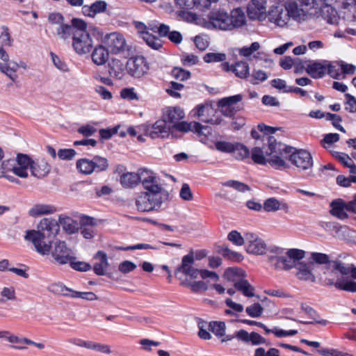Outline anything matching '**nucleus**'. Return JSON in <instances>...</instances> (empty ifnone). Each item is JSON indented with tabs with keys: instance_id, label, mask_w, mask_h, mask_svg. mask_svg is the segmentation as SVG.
<instances>
[{
	"instance_id": "obj_1",
	"label": "nucleus",
	"mask_w": 356,
	"mask_h": 356,
	"mask_svg": "<svg viewBox=\"0 0 356 356\" xmlns=\"http://www.w3.org/2000/svg\"><path fill=\"white\" fill-rule=\"evenodd\" d=\"M264 148L254 147L250 154L256 164L269 165L275 170H284L289 168L287 161H290L300 170H305L312 166V156L307 151L297 150L281 142L275 137L268 138V146Z\"/></svg>"
},
{
	"instance_id": "obj_2",
	"label": "nucleus",
	"mask_w": 356,
	"mask_h": 356,
	"mask_svg": "<svg viewBox=\"0 0 356 356\" xmlns=\"http://www.w3.org/2000/svg\"><path fill=\"white\" fill-rule=\"evenodd\" d=\"M58 232L57 221L45 218L40 221L37 229L27 230L24 238L33 243L38 253L43 256L48 255L52 248V239Z\"/></svg>"
},
{
	"instance_id": "obj_3",
	"label": "nucleus",
	"mask_w": 356,
	"mask_h": 356,
	"mask_svg": "<svg viewBox=\"0 0 356 356\" xmlns=\"http://www.w3.org/2000/svg\"><path fill=\"white\" fill-rule=\"evenodd\" d=\"M30 167H31V159L23 154H18L15 159L6 160L1 164L4 177L11 181H14L15 179L10 177L8 173L12 172L21 178H27Z\"/></svg>"
},
{
	"instance_id": "obj_4",
	"label": "nucleus",
	"mask_w": 356,
	"mask_h": 356,
	"mask_svg": "<svg viewBox=\"0 0 356 356\" xmlns=\"http://www.w3.org/2000/svg\"><path fill=\"white\" fill-rule=\"evenodd\" d=\"M74 25L76 29L73 31L72 47L79 55L87 54L93 47V40L86 31V23L83 20L76 19Z\"/></svg>"
},
{
	"instance_id": "obj_5",
	"label": "nucleus",
	"mask_w": 356,
	"mask_h": 356,
	"mask_svg": "<svg viewBox=\"0 0 356 356\" xmlns=\"http://www.w3.org/2000/svg\"><path fill=\"white\" fill-rule=\"evenodd\" d=\"M91 31L95 35L102 38V43L111 54H122L129 51V47L124 35L121 33L113 32L104 35L102 31L97 27H93Z\"/></svg>"
},
{
	"instance_id": "obj_6",
	"label": "nucleus",
	"mask_w": 356,
	"mask_h": 356,
	"mask_svg": "<svg viewBox=\"0 0 356 356\" xmlns=\"http://www.w3.org/2000/svg\"><path fill=\"white\" fill-rule=\"evenodd\" d=\"M334 270L335 273H339L341 275L338 277L334 283L337 289L348 291L356 292V267L353 265H348L339 262H334Z\"/></svg>"
},
{
	"instance_id": "obj_7",
	"label": "nucleus",
	"mask_w": 356,
	"mask_h": 356,
	"mask_svg": "<svg viewBox=\"0 0 356 356\" xmlns=\"http://www.w3.org/2000/svg\"><path fill=\"white\" fill-rule=\"evenodd\" d=\"M306 254L302 249L289 248L284 254L272 258V261L275 269L289 271L304 260Z\"/></svg>"
},
{
	"instance_id": "obj_8",
	"label": "nucleus",
	"mask_w": 356,
	"mask_h": 356,
	"mask_svg": "<svg viewBox=\"0 0 356 356\" xmlns=\"http://www.w3.org/2000/svg\"><path fill=\"white\" fill-rule=\"evenodd\" d=\"M78 171L83 175H88L93 172H100L108 168L109 163L106 158L95 156L92 159H81L76 163Z\"/></svg>"
},
{
	"instance_id": "obj_9",
	"label": "nucleus",
	"mask_w": 356,
	"mask_h": 356,
	"mask_svg": "<svg viewBox=\"0 0 356 356\" xmlns=\"http://www.w3.org/2000/svg\"><path fill=\"white\" fill-rule=\"evenodd\" d=\"M230 26L229 13L223 9L212 10L208 15V19H204V27L207 29L229 31Z\"/></svg>"
},
{
	"instance_id": "obj_10",
	"label": "nucleus",
	"mask_w": 356,
	"mask_h": 356,
	"mask_svg": "<svg viewBox=\"0 0 356 356\" xmlns=\"http://www.w3.org/2000/svg\"><path fill=\"white\" fill-rule=\"evenodd\" d=\"M300 5L292 0L286 1V9L291 15V18L298 22H302L309 19L311 15L312 6L311 0H298Z\"/></svg>"
},
{
	"instance_id": "obj_11",
	"label": "nucleus",
	"mask_w": 356,
	"mask_h": 356,
	"mask_svg": "<svg viewBox=\"0 0 356 356\" xmlns=\"http://www.w3.org/2000/svg\"><path fill=\"white\" fill-rule=\"evenodd\" d=\"M195 113L204 122L212 125L222 124L225 120L217 114V110L211 103L206 102L203 104L197 105L194 109Z\"/></svg>"
},
{
	"instance_id": "obj_12",
	"label": "nucleus",
	"mask_w": 356,
	"mask_h": 356,
	"mask_svg": "<svg viewBox=\"0 0 356 356\" xmlns=\"http://www.w3.org/2000/svg\"><path fill=\"white\" fill-rule=\"evenodd\" d=\"M141 184L145 190L144 193L163 199L165 191L152 171L145 169Z\"/></svg>"
},
{
	"instance_id": "obj_13",
	"label": "nucleus",
	"mask_w": 356,
	"mask_h": 356,
	"mask_svg": "<svg viewBox=\"0 0 356 356\" xmlns=\"http://www.w3.org/2000/svg\"><path fill=\"white\" fill-rule=\"evenodd\" d=\"M128 74L137 79L147 75L149 70V65L143 56H136L128 60L127 65Z\"/></svg>"
},
{
	"instance_id": "obj_14",
	"label": "nucleus",
	"mask_w": 356,
	"mask_h": 356,
	"mask_svg": "<svg viewBox=\"0 0 356 356\" xmlns=\"http://www.w3.org/2000/svg\"><path fill=\"white\" fill-rule=\"evenodd\" d=\"M163 200V198L142 192L136 199V206L139 211L149 212L157 210Z\"/></svg>"
},
{
	"instance_id": "obj_15",
	"label": "nucleus",
	"mask_w": 356,
	"mask_h": 356,
	"mask_svg": "<svg viewBox=\"0 0 356 356\" xmlns=\"http://www.w3.org/2000/svg\"><path fill=\"white\" fill-rule=\"evenodd\" d=\"M138 128L144 131L147 136H149L153 139L167 138L169 136L170 134L172 132L171 126L168 125V123L163 118L157 120L151 127L143 124Z\"/></svg>"
},
{
	"instance_id": "obj_16",
	"label": "nucleus",
	"mask_w": 356,
	"mask_h": 356,
	"mask_svg": "<svg viewBox=\"0 0 356 356\" xmlns=\"http://www.w3.org/2000/svg\"><path fill=\"white\" fill-rule=\"evenodd\" d=\"M246 251L252 254L262 255L267 251V244L257 234L247 232L245 234Z\"/></svg>"
},
{
	"instance_id": "obj_17",
	"label": "nucleus",
	"mask_w": 356,
	"mask_h": 356,
	"mask_svg": "<svg viewBox=\"0 0 356 356\" xmlns=\"http://www.w3.org/2000/svg\"><path fill=\"white\" fill-rule=\"evenodd\" d=\"M50 253L55 263L58 265L67 264L74 259L72 250L67 247L65 241L56 242Z\"/></svg>"
},
{
	"instance_id": "obj_18",
	"label": "nucleus",
	"mask_w": 356,
	"mask_h": 356,
	"mask_svg": "<svg viewBox=\"0 0 356 356\" xmlns=\"http://www.w3.org/2000/svg\"><path fill=\"white\" fill-rule=\"evenodd\" d=\"M268 20L280 27H284L291 21V15L284 5H277L270 7L268 13Z\"/></svg>"
},
{
	"instance_id": "obj_19",
	"label": "nucleus",
	"mask_w": 356,
	"mask_h": 356,
	"mask_svg": "<svg viewBox=\"0 0 356 356\" xmlns=\"http://www.w3.org/2000/svg\"><path fill=\"white\" fill-rule=\"evenodd\" d=\"M243 99L241 95H236L220 99L218 102V106L220 112L226 117H232L237 111L240 110L237 104Z\"/></svg>"
},
{
	"instance_id": "obj_20",
	"label": "nucleus",
	"mask_w": 356,
	"mask_h": 356,
	"mask_svg": "<svg viewBox=\"0 0 356 356\" xmlns=\"http://www.w3.org/2000/svg\"><path fill=\"white\" fill-rule=\"evenodd\" d=\"M266 0H251L247 7V15L252 20L264 21L268 17Z\"/></svg>"
},
{
	"instance_id": "obj_21",
	"label": "nucleus",
	"mask_w": 356,
	"mask_h": 356,
	"mask_svg": "<svg viewBox=\"0 0 356 356\" xmlns=\"http://www.w3.org/2000/svg\"><path fill=\"white\" fill-rule=\"evenodd\" d=\"M51 291L54 293H60L65 296L72 298H80L86 300H97V296L92 292H79L70 289L61 284H55L51 285Z\"/></svg>"
},
{
	"instance_id": "obj_22",
	"label": "nucleus",
	"mask_w": 356,
	"mask_h": 356,
	"mask_svg": "<svg viewBox=\"0 0 356 356\" xmlns=\"http://www.w3.org/2000/svg\"><path fill=\"white\" fill-rule=\"evenodd\" d=\"M181 132L193 131L196 133L199 136H207L210 135L211 133V127L208 126H204L197 122H187L185 121H179L175 124V126L172 128Z\"/></svg>"
},
{
	"instance_id": "obj_23",
	"label": "nucleus",
	"mask_w": 356,
	"mask_h": 356,
	"mask_svg": "<svg viewBox=\"0 0 356 356\" xmlns=\"http://www.w3.org/2000/svg\"><path fill=\"white\" fill-rule=\"evenodd\" d=\"M193 262L194 257L192 254H187L182 259L180 270L186 275V279L188 280H194L200 273V270L192 266Z\"/></svg>"
},
{
	"instance_id": "obj_24",
	"label": "nucleus",
	"mask_w": 356,
	"mask_h": 356,
	"mask_svg": "<svg viewBox=\"0 0 356 356\" xmlns=\"http://www.w3.org/2000/svg\"><path fill=\"white\" fill-rule=\"evenodd\" d=\"M145 168L139 169L138 172H125L120 176V184L125 188H132L141 183Z\"/></svg>"
},
{
	"instance_id": "obj_25",
	"label": "nucleus",
	"mask_w": 356,
	"mask_h": 356,
	"mask_svg": "<svg viewBox=\"0 0 356 356\" xmlns=\"http://www.w3.org/2000/svg\"><path fill=\"white\" fill-rule=\"evenodd\" d=\"M184 116L185 113L183 109L175 106L166 108L163 113L162 118L172 128L175 126V124L184 119Z\"/></svg>"
},
{
	"instance_id": "obj_26",
	"label": "nucleus",
	"mask_w": 356,
	"mask_h": 356,
	"mask_svg": "<svg viewBox=\"0 0 356 356\" xmlns=\"http://www.w3.org/2000/svg\"><path fill=\"white\" fill-rule=\"evenodd\" d=\"M330 213L332 216L339 220H345L348 218L346 202L343 200L341 198L334 200L330 202Z\"/></svg>"
},
{
	"instance_id": "obj_27",
	"label": "nucleus",
	"mask_w": 356,
	"mask_h": 356,
	"mask_svg": "<svg viewBox=\"0 0 356 356\" xmlns=\"http://www.w3.org/2000/svg\"><path fill=\"white\" fill-rule=\"evenodd\" d=\"M276 129L272 127L266 126L264 124H259L257 128L253 129L251 131V136L254 139H261L262 140H267L268 143V138L273 137L272 136H268V134H272L275 132ZM268 146V143L266 146H263L261 148H264V150H266ZM256 147H258L257 146ZM261 148V147H259Z\"/></svg>"
},
{
	"instance_id": "obj_28",
	"label": "nucleus",
	"mask_w": 356,
	"mask_h": 356,
	"mask_svg": "<svg viewBox=\"0 0 356 356\" xmlns=\"http://www.w3.org/2000/svg\"><path fill=\"white\" fill-rule=\"evenodd\" d=\"M6 340L10 343V348L15 350H25L27 349L28 343H33L31 339L20 337L8 331Z\"/></svg>"
},
{
	"instance_id": "obj_29",
	"label": "nucleus",
	"mask_w": 356,
	"mask_h": 356,
	"mask_svg": "<svg viewBox=\"0 0 356 356\" xmlns=\"http://www.w3.org/2000/svg\"><path fill=\"white\" fill-rule=\"evenodd\" d=\"M91 58L96 65H104L109 59V51L104 44H98L94 48Z\"/></svg>"
},
{
	"instance_id": "obj_30",
	"label": "nucleus",
	"mask_w": 356,
	"mask_h": 356,
	"mask_svg": "<svg viewBox=\"0 0 356 356\" xmlns=\"http://www.w3.org/2000/svg\"><path fill=\"white\" fill-rule=\"evenodd\" d=\"M51 170L50 165L44 159L33 161L31 159V167L30 172L31 175L37 178H43L47 176Z\"/></svg>"
},
{
	"instance_id": "obj_31",
	"label": "nucleus",
	"mask_w": 356,
	"mask_h": 356,
	"mask_svg": "<svg viewBox=\"0 0 356 356\" xmlns=\"http://www.w3.org/2000/svg\"><path fill=\"white\" fill-rule=\"evenodd\" d=\"M17 68H22L27 70L28 67L26 63L19 61V63L11 61L7 65L0 63V71L6 74L12 81H15L17 79L16 71Z\"/></svg>"
},
{
	"instance_id": "obj_32",
	"label": "nucleus",
	"mask_w": 356,
	"mask_h": 356,
	"mask_svg": "<svg viewBox=\"0 0 356 356\" xmlns=\"http://www.w3.org/2000/svg\"><path fill=\"white\" fill-rule=\"evenodd\" d=\"M94 259L99 261L93 266L95 273L99 276L104 275L109 266L107 254L99 250L94 255Z\"/></svg>"
},
{
	"instance_id": "obj_33",
	"label": "nucleus",
	"mask_w": 356,
	"mask_h": 356,
	"mask_svg": "<svg viewBox=\"0 0 356 356\" xmlns=\"http://www.w3.org/2000/svg\"><path fill=\"white\" fill-rule=\"evenodd\" d=\"M107 3L102 0L95 1L90 6H84L82 12L85 16L95 17L97 14L104 13L107 8Z\"/></svg>"
},
{
	"instance_id": "obj_34",
	"label": "nucleus",
	"mask_w": 356,
	"mask_h": 356,
	"mask_svg": "<svg viewBox=\"0 0 356 356\" xmlns=\"http://www.w3.org/2000/svg\"><path fill=\"white\" fill-rule=\"evenodd\" d=\"M229 18L231 23L230 30L234 28H240L246 23V15L240 8L233 9L229 14Z\"/></svg>"
},
{
	"instance_id": "obj_35",
	"label": "nucleus",
	"mask_w": 356,
	"mask_h": 356,
	"mask_svg": "<svg viewBox=\"0 0 356 356\" xmlns=\"http://www.w3.org/2000/svg\"><path fill=\"white\" fill-rule=\"evenodd\" d=\"M296 275L300 280H309L312 277V261L302 260L295 268Z\"/></svg>"
},
{
	"instance_id": "obj_36",
	"label": "nucleus",
	"mask_w": 356,
	"mask_h": 356,
	"mask_svg": "<svg viewBox=\"0 0 356 356\" xmlns=\"http://www.w3.org/2000/svg\"><path fill=\"white\" fill-rule=\"evenodd\" d=\"M320 15L329 24H335L339 22V17L337 12L331 6L330 3H325L321 7Z\"/></svg>"
},
{
	"instance_id": "obj_37",
	"label": "nucleus",
	"mask_w": 356,
	"mask_h": 356,
	"mask_svg": "<svg viewBox=\"0 0 356 356\" xmlns=\"http://www.w3.org/2000/svg\"><path fill=\"white\" fill-rule=\"evenodd\" d=\"M57 222L67 234H74L79 229L78 222L68 216H60Z\"/></svg>"
},
{
	"instance_id": "obj_38",
	"label": "nucleus",
	"mask_w": 356,
	"mask_h": 356,
	"mask_svg": "<svg viewBox=\"0 0 356 356\" xmlns=\"http://www.w3.org/2000/svg\"><path fill=\"white\" fill-rule=\"evenodd\" d=\"M234 288L238 291L241 292L243 295L247 298H252L255 296L254 287L245 279L236 282L234 284Z\"/></svg>"
},
{
	"instance_id": "obj_39",
	"label": "nucleus",
	"mask_w": 356,
	"mask_h": 356,
	"mask_svg": "<svg viewBox=\"0 0 356 356\" xmlns=\"http://www.w3.org/2000/svg\"><path fill=\"white\" fill-rule=\"evenodd\" d=\"M108 72L111 76L117 79H122L125 75L124 67L122 62L118 59L112 60Z\"/></svg>"
},
{
	"instance_id": "obj_40",
	"label": "nucleus",
	"mask_w": 356,
	"mask_h": 356,
	"mask_svg": "<svg viewBox=\"0 0 356 356\" xmlns=\"http://www.w3.org/2000/svg\"><path fill=\"white\" fill-rule=\"evenodd\" d=\"M184 285L188 288L192 293H202L208 290V284L202 280H188L186 279Z\"/></svg>"
},
{
	"instance_id": "obj_41",
	"label": "nucleus",
	"mask_w": 356,
	"mask_h": 356,
	"mask_svg": "<svg viewBox=\"0 0 356 356\" xmlns=\"http://www.w3.org/2000/svg\"><path fill=\"white\" fill-rule=\"evenodd\" d=\"M56 211V208L49 204H38L33 206L29 211V214L32 217L41 215L53 213Z\"/></svg>"
},
{
	"instance_id": "obj_42",
	"label": "nucleus",
	"mask_w": 356,
	"mask_h": 356,
	"mask_svg": "<svg viewBox=\"0 0 356 356\" xmlns=\"http://www.w3.org/2000/svg\"><path fill=\"white\" fill-rule=\"evenodd\" d=\"M223 277L228 281L236 284V282H239L245 277V273L238 268H228L225 270Z\"/></svg>"
},
{
	"instance_id": "obj_43",
	"label": "nucleus",
	"mask_w": 356,
	"mask_h": 356,
	"mask_svg": "<svg viewBox=\"0 0 356 356\" xmlns=\"http://www.w3.org/2000/svg\"><path fill=\"white\" fill-rule=\"evenodd\" d=\"M287 208L288 207L286 204H282L275 197L266 199L263 204V209L266 212H276L280 209Z\"/></svg>"
},
{
	"instance_id": "obj_44",
	"label": "nucleus",
	"mask_w": 356,
	"mask_h": 356,
	"mask_svg": "<svg viewBox=\"0 0 356 356\" xmlns=\"http://www.w3.org/2000/svg\"><path fill=\"white\" fill-rule=\"evenodd\" d=\"M76 19H77L73 20V26L67 24V23H64L62 26L54 31L55 34L61 40H67L72 34L73 35V31L76 29L74 21Z\"/></svg>"
},
{
	"instance_id": "obj_45",
	"label": "nucleus",
	"mask_w": 356,
	"mask_h": 356,
	"mask_svg": "<svg viewBox=\"0 0 356 356\" xmlns=\"http://www.w3.org/2000/svg\"><path fill=\"white\" fill-rule=\"evenodd\" d=\"M233 72L240 79H246L250 74V67L246 62L238 61L234 65Z\"/></svg>"
},
{
	"instance_id": "obj_46",
	"label": "nucleus",
	"mask_w": 356,
	"mask_h": 356,
	"mask_svg": "<svg viewBox=\"0 0 356 356\" xmlns=\"http://www.w3.org/2000/svg\"><path fill=\"white\" fill-rule=\"evenodd\" d=\"M179 16L184 20L201 25L204 27V19L199 17L195 13L189 12L186 9L179 12Z\"/></svg>"
},
{
	"instance_id": "obj_47",
	"label": "nucleus",
	"mask_w": 356,
	"mask_h": 356,
	"mask_svg": "<svg viewBox=\"0 0 356 356\" xmlns=\"http://www.w3.org/2000/svg\"><path fill=\"white\" fill-rule=\"evenodd\" d=\"M342 8L345 10L346 17L353 21H356V0H346L343 2Z\"/></svg>"
},
{
	"instance_id": "obj_48",
	"label": "nucleus",
	"mask_w": 356,
	"mask_h": 356,
	"mask_svg": "<svg viewBox=\"0 0 356 356\" xmlns=\"http://www.w3.org/2000/svg\"><path fill=\"white\" fill-rule=\"evenodd\" d=\"M226 305L229 307L225 310V314L232 316H236L238 313H241L244 310L243 305L234 302L231 298H227L225 301Z\"/></svg>"
},
{
	"instance_id": "obj_49",
	"label": "nucleus",
	"mask_w": 356,
	"mask_h": 356,
	"mask_svg": "<svg viewBox=\"0 0 356 356\" xmlns=\"http://www.w3.org/2000/svg\"><path fill=\"white\" fill-rule=\"evenodd\" d=\"M197 327L199 329L198 336L200 338L204 340H208L211 339V335L209 332L211 331L210 323H208L203 320H199L197 322Z\"/></svg>"
},
{
	"instance_id": "obj_50",
	"label": "nucleus",
	"mask_w": 356,
	"mask_h": 356,
	"mask_svg": "<svg viewBox=\"0 0 356 356\" xmlns=\"http://www.w3.org/2000/svg\"><path fill=\"white\" fill-rule=\"evenodd\" d=\"M328 61L313 62V79L322 78L327 72Z\"/></svg>"
},
{
	"instance_id": "obj_51",
	"label": "nucleus",
	"mask_w": 356,
	"mask_h": 356,
	"mask_svg": "<svg viewBox=\"0 0 356 356\" xmlns=\"http://www.w3.org/2000/svg\"><path fill=\"white\" fill-rule=\"evenodd\" d=\"M304 72L310 74L312 73V64L309 61H303L300 58H296L294 72L296 74H302Z\"/></svg>"
},
{
	"instance_id": "obj_52",
	"label": "nucleus",
	"mask_w": 356,
	"mask_h": 356,
	"mask_svg": "<svg viewBox=\"0 0 356 356\" xmlns=\"http://www.w3.org/2000/svg\"><path fill=\"white\" fill-rule=\"evenodd\" d=\"M234 148L233 152H231L233 154L234 158L238 160H243L245 158L248 157L250 154V152L248 149L241 143H234Z\"/></svg>"
},
{
	"instance_id": "obj_53",
	"label": "nucleus",
	"mask_w": 356,
	"mask_h": 356,
	"mask_svg": "<svg viewBox=\"0 0 356 356\" xmlns=\"http://www.w3.org/2000/svg\"><path fill=\"white\" fill-rule=\"evenodd\" d=\"M0 295V303H3L6 301H13L16 299L15 290L12 286L3 287Z\"/></svg>"
},
{
	"instance_id": "obj_54",
	"label": "nucleus",
	"mask_w": 356,
	"mask_h": 356,
	"mask_svg": "<svg viewBox=\"0 0 356 356\" xmlns=\"http://www.w3.org/2000/svg\"><path fill=\"white\" fill-rule=\"evenodd\" d=\"M245 312L250 317L257 318L262 316L264 308L260 303L255 302L246 307Z\"/></svg>"
},
{
	"instance_id": "obj_55",
	"label": "nucleus",
	"mask_w": 356,
	"mask_h": 356,
	"mask_svg": "<svg viewBox=\"0 0 356 356\" xmlns=\"http://www.w3.org/2000/svg\"><path fill=\"white\" fill-rule=\"evenodd\" d=\"M234 143L225 140H217L214 143V148L222 153L230 154L234 148Z\"/></svg>"
},
{
	"instance_id": "obj_56",
	"label": "nucleus",
	"mask_w": 356,
	"mask_h": 356,
	"mask_svg": "<svg viewBox=\"0 0 356 356\" xmlns=\"http://www.w3.org/2000/svg\"><path fill=\"white\" fill-rule=\"evenodd\" d=\"M147 44L154 49H159L161 47V40L152 33H145L143 38Z\"/></svg>"
},
{
	"instance_id": "obj_57",
	"label": "nucleus",
	"mask_w": 356,
	"mask_h": 356,
	"mask_svg": "<svg viewBox=\"0 0 356 356\" xmlns=\"http://www.w3.org/2000/svg\"><path fill=\"white\" fill-rule=\"evenodd\" d=\"M261 47L260 44L258 42H252L250 47H244L238 50L240 56L249 58Z\"/></svg>"
},
{
	"instance_id": "obj_58",
	"label": "nucleus",
	"mask_w": 356,
	"mask_h": 356,
	"mask_svg": "<svg viewBox=\"0 0 356 356\" xmlns=\"http://www.w3.org/2000/svg\"><path fill=\"white\" fill-rule=\"evenodd\" d=\"M226 59V54L223 53H216V52H210L206 54L203 60L205 63H217L222 62Z\"/></svg>"
},
{
	"instance_id": "obj_59",
	"label": "nucleus",
	"mask_w": 356,
	"mask_h": 356,
	"mask_svg": "<svg viewBox=\"0 0 356 356\" xmlns=\"http://www.w3.org/2000/svg\"><path fill=\"white\" fill-rule=\"evenodd\" d=\"M330 262V257L324 253L313 252V270H316V265H324Z\"/></svg>"
},
{
	"instance_id": "obj_60",
	"label": "nucleus",
	"mask_w": 356,
	"mask_h": 356,
	"mask_svg": "<svg viewBox=\"0 0 356 356\" xmlns=\"http://www.w3.org/2000/svg\"><path fill=\"white\" fill-rule=\"evenodd\" d=\"M211 332L218 337H222L225 335L226 325L223 322H211Z\"/></svg>"
},
{
	"instance_id": "obj_61",
	"label": "nucleus",
	"mask_w": 356,
	"mask_h": 356,
	"mask_svg": "<svg viewBox=\"0 0 356 356\" xmlns=\"http://www.w3.org/2000/svg\"><path fill=\"white\" fill-rule=\"evenodd\" d=\"M227 238L232 243L238 246L245 244V238H243L241 234L236 230L230 232L227 236Z\"/></svg>"
},
{
	"instance_id": "obj_62",
	"label": "nucleus",
	"mask_w": 356,
	"mask_h": 356,
	"mask_svg": "<svg viewBox=\"0 0 356 356\" xmlns=\"http://www.w3.org/2000/svg\"><path fill=\"white\" fill-rule=\"evenodd\" d=\"M49 22L51 24L54 31L65 23L63 16L59 13H51L49 15Z\"/></svg>"
},
{
	"instance_id": "obj_63",
	"label": "nucleus",
	"mask_w": 356,
	"mask_h": 356,
	"mask_svg": "<svg viewBox=\"0 0 356 356\" xmlns=\"http://www.w3.org/2000/svg\"><path fill=\"white\" fill-rule=\"evenodd\" d=\"M69 263L73 269L80 272H87L92 268L90 264L85 261H76L75 258L72 259Z\"/></svg>"
},
{
	"instance_id": "obj_64",
	"label": "nucleus",
	"mask_w": 356,
	"mask_h": 356,
	"mask_svg": "<svg viewBox=\"0 0 356 356\" xmlns=\"http://www.w3.org/2000/svg\"><path fill=\"white\" fill-rule=\"evenodd\" d=\"M223 185L227 187L232 188L233 189L238 192H245L249 191V187L248 186V185L238 181H227L225 183H224Z\"/></svg>"
}]
</instances>
